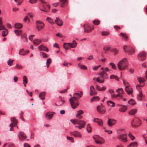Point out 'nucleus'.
Returning <instances> with one entry per match:
<instances>
[{
  "label": "nucleus",
  "instance_id": "nucleus-1",
  "mask_svg": "<svg viewBox=\"0 0 147 147\" xmlns=\"http://www.w3.org/2000/svg\"><path fill=\"white\" fill-rule=\"evenodd\" d=\"M79 93H75L73 94V97L69 98V101L71 106L73 109H75L79 105L78 99L81 97L83 94L82 91H79Z\"/></svg>",
  "mask_w": 147,
  "mask_h": 147
},
{
  "label": "nucleus",
  "instance_id": "nucleus-2",
  "mask_svg": "<svg viewBox=\"0 0 147 147\" xmlns=\"http://www.w3.org/2000/svg\"><path fill=\"white\" fill-rule=\"evenodd\" d=\"M117 66L120 70L125 69L128 66V61L127 59L124 58L121 59L118 63Z\"/></svg>",
  "mask_w": 147,
  "mask_h": 147
},
{
  "label": "nucleus",
  "instance_id": "nucleus-3",
  "mask_svg": "<svg viewBox=\"0 0 147 147\" xmlns=\"http://www.w3.org/2000/svg\"><path fill=\"white\" fill-rule=\"evenodd\" d=\"M117 92L118 93L117 94H112V97L114 98L120 100L123 98L122 94L123 93L124 91L122 88H119L117 90Z\"/></svg>",
  "mask_w": 147,
  "mask_h": 147
},
{
  "label": "nucleus",
  "instance_id": "nucleus-4",
  "mask_svg": "<svg viewBox=\"0 0 147 147\" xmlns=\"http://www.w3.org/2000/svg\"><path fill=\"white\" fill-rule=\"evenodd\" d=\"M101 70L102 71L98 74V75L100 76L102 78L107 79V74L105 72L109 71L111 70L108 67H102Z\"/></svg>",
  "mask_w": 147,
  "mask_h": 147
},
{
  "label": "nucleus",
  "instance_id": "nucleus-5",
  "mask_svg": "<svg viewBox=\"0 0 147 147\" xmlns=\"http://www.w3.org/2000/svg\"><path fill=\"white\" fill-rule=\"evenodd\" d=\"M77 45V43L75 40H73L72 43H64L63 44V47L66 49L67 50L70 48V47L74 48Z\"/></svg>",
  "mask_w": 147,
  "mask_h": 147
},
{
  "label": "nucleus",
  "instance_id": "nucleus-6",
  "mask_svg": "<svg viewBox=\"0 0 147 147\" xmlns=\"http://www.w3.org/2000/svg\"><path fill=\"white\" fill-rule=\"evenodd\" d=\"M70 121L74 125L78 124L79 126H83V128L84 127L86 124L85 121L79 119H71Z\"/></svg>",
  "mask_w": 147,
  "mask_h": 147
},
{
  "label": "nucleus",
  "instance_id": "nucleus-7",
  "mask_svg": "<svg viewBox=\"0 0 147 147\" xmlns=\"http://www.w3.org/2000/svg\"><path fill=\"white\" fill-rule=\"evenodd\" d=\"M93 138L95 140L96 143L98 144H102L105 142V140L102 138L97 135H94Z\"/></svg>",
  "mask_w": 147,
  "mask_h": 147
},
{
  "label": "nucleus",
  "instance_id": "nucleus-8",
  "mask_svg": "<svg viewBox=\"0 0 147 147\" xmlns=\"http://www.w3.org/2000/svg\"><path fill=\"white\" fill-rule=\"evenodd\" d=\"M36 28L38 31L41 30L44 28V24L41 21H37L36 22Z\"/></svg>",
  "mask_w": 147,
  "mask_h": 147
},
{
  "label": "nucleus",
  "instance_id": "nucleus-9",
  "mask_svg": "<svg viewBox=\"0 0 147 147\" xmlns=\"http://www.w3.org/2000/svg\"><path fill=\"white\" fill-rule=\"evenodd\" d=\"M42 7L41 8V10L44 12H48L49 10L50 7L48 3H42Z\"/></svg>",
  "mask_w": 147,
  "mask_h": 147
},
{
  "label": "nucleus",
  "instance_id": "nucleus-10",
  "mask_svg": "<svg viewBox=\"0 0 147 147\" xmlns=\"http://www.w3.org/2000/svg\"><path fill=\"white\" fill-rule=\"evenodd\" d=\"M141 123L140 120L137 118H134L131 121V125L133 126H139Z\"/></svg>",
  "mask_w": 147,
  "mask_h": 147
},
{
  "label": "nucleus",
  "instance_id": "nucleus-11",
  "mask_svg": "<svg viewBox=\"0 0 147 147\" xmlns=\"http://www.w3.org/2000/svg\"><path fill=\"white\" fill-rule=\"evenodd\" d=\"M84 31L86 33H89L91 32L94 29V28L93 27H91L87 24H85L84 25Z\"/></svg>",
  "mask_w": 147,
  "mask_h": 147
},
{
  "label": "nucleus",
  "instance_id": "nucleus-12",
  "mask_svg": "<svg viewBox=\"0 0 147 147\" xmlns=\"http://www.w3.org/2000/svg\"><path fill=\"white\" fill-rule=\"evenodd\" d=\"M138 57L140 60H144L146 58V53L144 52H141L138 55Z\"/></svg>",
  "mask_w": 147,
  "mask_h": 147
},
{
  "label": "nucleus",
  "instance_id": "nucleus-13",
  "mask_svg": "<svg viewBox=\"0 0 147 147\" xmlns=\"http://www.w3.org/2000/svg\"><path fill=\"white\" fill-rule=\"evenodd\" d=\"M97 111L100 114H104L105 112V107L102 105H98L97 107Z\"/></svg>",
  "mask_w": 147,
  "mask_h": 147
},
{
  "label": "nucleus",
  "instance_id": "nucleus-14",
  "mask_svg": "<svg viewBox=\"0 0 147 147\" xmlns=\"http://www.w3.org/2000/svg\"><path fill=\"white\" fill-rule=\"evenodd\" d=\"M119 140L124 142H126L127 141V136L125 134H122L119 135L118 136Z\"/></svg>",
  "mask_w": 147,
  "mask_h": 147
},
{
  "label": "nucleus",
  "instance_id": "nucleus-15",
  "mask_svg": "<svg viewBox=\"0 0 147 147\" xmlns=\"http://www.w3.org/2000/svg\"><path fill=\"white\" fill-rule=\"evenodd\" d=\"M18 137L20 141H22L25 140L27 136L25 133L22 131H20L18 134Z\"/></svg>",
  "mask_w": 147,
  "mask_h": 147
},
{
  "label": "nucleus",
  "instance_id": "nucleus-16",
  "mask_svg": "<svg viewBox=\"0 0 147 147\" xmlns=\"http://www.w3.org/2000/svg\"><path fill=\"white\" fill-rule=\"evenodd\" d=\"M60 6L63 7L67 6L68 3V0H59Z\"/></svg>",
  "mask_w": 147,
  "mask_h": 147
},
{
  "label": "nucleus",
  "instance_id": "nucleus-17",
  "mask_svg": "<svg viewBox=\"0 0 147 147\" xmlns=\"http://www.w3.org/2000/svg\"><path fill=\"white\" fill-rule=\"evenodd\" d=\"M97 94V92L93 86H90V96L96 95Z\"/></svg>",
  "mask_w": 147,
  "mask_h": 147
},
{
  "label": "nucleus",
  "instance_id": "nucleus-18",
  "mask_svg": "<svg viewBox=\"0 0 147 147\" xmlns=\"http://www.w3.org/2000/svg\"><path fill=\"white\" fill-rule=\"evenodd\" d=\"M118 106L119 107V111L121 112H124L127 109V107L126 106L119 105Z\"/></svg>",
  "mask_w": 147,
  "mask_h": 147
},
{
  "label": "nucleus",
  "instance_id": "nucleus-19",
  "mask_svg": "<svg viewBox=\"0 0 147 147\" xmlns=\"http://www.w3.org/2000/svg\"><path fill=\"white\" fill-rule=\"evenodd\" d=\"M55 24L59 26H61L63 25L62 21L58 17L56 18V19L55 20Z\"/></svg>",
  "mask_w": 147,
  "mask_h": 147
},
{
  "label": "nucleus",
  "instance_id": "nucleus-20",
  "mask_svg": "<svg viewBox=\"0 0 147 147\" xmlns=\"http://www.w3.org/2000/svg\"><path fill=\"white\" fill-rule=\"evenodd\" d=\"M116 121L114 119H109L107 121V124L109 126H111L114 125Z\"/></svg>",
  "mask_w": 147,
  "mask_h": 147
},
{
  "label": "nucleus",
  "instance_id": "nucleus-21",
  "mask_svg": "<svg viewBox=\"0 0 147 147\" xmlns=\"http://www.w3.org/2000/svg\"><path fill=\"white\" fill-rule=\"evenodd\" d=\"M11 123L10 124V126H11L12 125L16 126L18 123L17 120L14 117L11 118Z\"/></svg>",
  "mask_w": 147,
  "mask_h": 147
},
{
  "label": "nucleus",
  "instance_id": "nucleus-22",
  "mask_svg": "<svg viewBox=\"0 0 147 147\" xmlns=\"http://www.w3.org/2000/svg\"><path fill=\"white\" fill-rule=\"evenodd\" d=\"M94 122L97 123L98 125L100 126H102L103 125V121L101 119L96 118L94 119Z\"/></svg>",
  "mask_w": 147,
  "mask_h": 147
},
{
  "label": "nucleus",
  "instance_id": "nucleus-23",
  "mask_svg": "<svg viewBox=\"0 0 147 147\" xmlns=\"http://www.w3.org/2000/svg\"><path fill=\"white\" fill-rule=\"evenodd\" d=\"M125 91L127 94L129 95L132 94L133 92V89L130 86L127 87H125Z\"/></svg>",
  "mask_w": 147,
  "mask_h": 147
},
{
  "label": "nucleus",
  "instance_id": "nucleus-24",
  "mask_svg": "<svg viewBox=\"0 0 147 147\" xmlns=\"http://www.w3.org/2000/svg\"><path fill=\"white\" fill-rule=\"evenodd\" d=\"M53 114V113L50 112L46 113L45 114L46 118L48 120L51 119L52 118Z\"/></svg>",
  "mask_w": 147,
  "mask_h": 147
},
{
  "label": "nucleus",
  "instance_id": "nucleus-25",
  "mask_svg": "<svg viewBox=\"0 0 147 147\" xmlns=\"http://www.w3.org/2000/svg\"><path fill=\"white\" fill-rule=\"evenodd\" d=\"M84 113V112L82 110H80L77 112V113L76 115V116L78 118L81 119L83 117L82 116H80L81 115H82Z\"/></svg>",
  "mask_w": 147,
  "mask_h": 147
},
{
  "label": "nucleus",
  "instance_id": "nucleus-26",
  "mask_svg": "<svg viewBox=\"0 0 147 147\" xmlns=\"http://www.w3.org/2000/svg\"><path fill=\"white\" fill-rule=\"evenodd\" d=\"M71 134H72L74 136L76 137L81 138L82 137V135L78 131H74V132L71 133Z\"/></svg>",
  "mask_w": 147,
  "mask_h": 147
},
{
  "label": "nucleus",
  "instance_id": "nucleus-27",
  "mask_svg": "<svg viewBox=\"0 0 147 147\" xmlns=\"http://www.w3.org/2000/svg\"><path fill=\"white\" fill-rule=\"evenodd\" d=\"M38 49L40 51H46V52L49 51V49L46 47L41 45L38 47Z\"/></svg>",
  "mask_w": 147,
  "mask_h": 147
},
{
  "label": "nucleus",
  "instance_id": "nucleus-28",
  "mask_svg": "<svg viewBox=\"0 0 147 147\" xmlns=\"http://www.w3.org/2000/svg\"><path fill=\"white\" fill-rule=\"evenodd\" d=\"M46 94V93L45 92H42L40 94L39 97L41 99L44 100L45 99V96Z\"/></svg>",
  "mask_w": 147,
  "mask_h": 147
},
{
  "label": "nucleus",
  "instance_id": "nucleus-29",
  "mask_svg": "<svg viewBox=\"0 0 147 147\" xmlns=\"http://www.w3.org/2000/svg\"><path fill=\"white\" fill-rule=\"evenodd\" d=\"M42 40L40 39H36L33 41V44L35 46L38 45L41 42Z\"/></svg>",
  "mask_w": 147,
  "mask_h": 147
},
{
  "label": "nucleus",
  "instance_id": "nucleus-30",
  "mask_svg": "<svg viewBox=\"0 0 147 147\" xmlns=\"http://www.w3.org/2000/svg\"><path fill=\"white\" fill-rule=\"evenodd\" d=\"M143 96L142 92L139 91V94L138 96L137 99L138 100H141L144 99Z\"/></svg>",
  "mask_w": 147,
  "mask_h": 147
},
{
  "label": "nucleus",
  "instance_id": "nucleus-31",
  "mask_svg": "<svg viewBox=\"0 0 147 147\" xmlns=\"http://www.w3.org/2000/svg\"><path fill=\"white\" fill-rule=\"evenodd\" d=\"M138 145L137 142H134L131 143L127 147H137Z\"/></svg>",
  "mask_w": 147,
  "mask_h": 147
},
{
  "label": "nucleus",
  "instance_id": "nucleus-32",
  "mask_svg": "<svg viewBox=\"0 0 147 147\" xmlns=\"http://www.w3.org/2000/svg\"><path fill=\"white\" fill-rule=\"evenodd\" d=\"M27 82L28 80L27 77L26 76H24L23 77V83L25 87H26Z\"/></svg>",
  "mask_w": 147,
  "mask_h": 147
},
{
  "label": "nucleus",
  "instance_id": "nucleus-33",
  "mask_svg": "<svg viewBox=\"0 0 147 147\" xmlns=\"http://www.w3.org/2000/svg\"><path fill=\"white\" fill-rule=\"evenodd\" d=\"M19 54L21 55H24L26 54V51L24 49H22L20 50Z\"/></svg>",
  "mask_w": 147,
  "mask_h": 147
},
{
  "label": "nucleus",
  "instance_id": "nucleus-34",
  "mask_svg": "<svg viewBox=\"0 0 147 147\" xmlns=\"http://www.w3.org/2000/svg\"><path fill=\"white\" fill-rule=\"evenodd\" d=\"M137 109H134L130 111L129 112V114L130 115H134L136 114L137 112Z\"/></svg>",
  "mask_w": 147,
  "mask_h": 147
},
{
  "label": "nucleus",
  "instance_id": "nucleus-35",
  "mask_svg": "<svg viewBox=\"0 0 147 147\" xmlns=\"http://www.w3.org/2000/svg\"><path fill=\"white\" fill-rule=\"evenodd\" d=\"M22 25L21 24L17 23L15 24L14 27L15 28H21L22 27Z\"/></svg>",
  "mask_w": 147,
  "mask_h": 147
},
{
  "label": "nucleus",
  "instance_id": "nucleus-36",
  "mask_svg": "<svg viewBox=\"0 0 147 147\" xmlns=\"http://www.w3.org/2000/svg\"><path fill=\"white\" fill-rule=\"evenodd\" d=\"M3 30L2 32V34L3 36H5L8 34V31L5 28L4 29H3Z\"/></svg>",
  "mask_w": 147,
  "mask_h": 147
},
{
  "label": "nucleus",
  "instance_id": "nucleus-37",
  "mask_svg": "<svg viewBox=\"0 0 147 147\" xmlns=\"http://www.w3.org/2000/svg\"><path fill=\"white\" fill-rule=\"evenodd\" d=\"M100 98L98 96H95L93 97L90 100L91 102H93L95 101H98L100 100Z\"/></svg>",
  "mask_w": 147,
  "mask_h": 147
},
{
  "label": "nucleus",
  "instance_id": "nucleus-38",
  "mask_svg": "<svg viewBox=\"0 0 147 147\" xmlns=\"http://www.w3.org/2000/svg\"><path fill=\"white\" fill-rule=\"evenodd\" d=\"M107 104L109 106H111L112 107H114L115 106V103L111 101H109L107 102Z\"/></svg>",
  "mask_w": 147,
  "mask_h": 147
},
{
  "label": "nucleus",
  "instance_id": "nucleus-39",
  "mask_svg": "<svg viewBox=\"0 0 147 147\" xmlns=\"http://www.w3.org/2000/svg\"><path fill=\"white\" fill-rule=\"evenodd\" d=\"M120 35L121 37L124 38L126 40H127L128 39V37L125 34L121 33Z\"/></svg>",
  "mask_w": 147,
  "mask_h": 147
},
{
  "label": "nucleus",
  "instance_id": "nucleus-40",
  "mask_svg": "<svg viewBox=\"0 0 147 147\" xmlns=\"http://www.w3.org/2000/svg\"><path fill=\"white\" fill-rule=\"evenodd\" d=\"M4 147H14V146L13 144L6 143L4 145Z\"/></svg>",
  "mask_w": 147,
  "mask_h": 147
},
{
  "label": "nucleus",
  "instance_id": "nucleus-41",
  "mask_svg": "<svg viewBox=\"0 0 147 147\" xmlns=\"http://www.w3.org/2000/svg\"><path fill=\"white\" fill-rule=\"evenodd\" d=\"M78 66L79 67L82 69H87V67L86 66L84 65H82L80 63L78 64Z\"/></svg>",
  "mask_w": 147,
  "mask_h": 147
},
{
  "label": "nucleus",
  "instance_id": "nucleus-42",
  "mask_svg": "<svg viewBox=\"0 0 147 147\" xmlns=\"http://www.w3.org/2000/svg\"><path fill=\"white\" fill-rule=\"evenodd\" d=\"M14 32L17 36L20 35L22 33V31L20 30H15Z\"/></svg>",
  "mask_w": 147,
  "mask_h": 147
},
{
  "label": "nucleus",
  "instance_id": "nucleus-43",
  "mask_svg": "<svg viewBox=\"0 0 147 147\" xmlns=\"http://www.w3.org/2000/svg\"><path fill=\"white\" fill-rule=\"evenodd\" d=\"M129 104L132 105H134L136 104L135 101L133 99H131L128 101Z\"/></svg>",
  "mask_w": 147,
  "mask_h": 147
},
{
  "label": "nucleus",
  "instance_id": "nucleus-44",
  "mask_svg": "<svg viewBox=\"0 0 147 147\" xmlns=\"http://www.w3.org/2000/svg\"><path fill=\"white\" fill-rule=\"evenodd\" d=\"M100 78L99 77H97L96 79V81L100 83H103L104 82L105 80L104 79V78H103V80H100Z\"/></svg>",
  "mask_w": 147,
  "mask_h": 147
},
{
  "label": "nucleus",
  "instance_id": "nucleus-45",
  "mask_svg": "<svg viewBox=\"0 0 147 147\" xmlns=\"http://www.w3.org/2000/svg\"><path fill=\"white\" fill-rule=\"evenodd\" d=\"M46 20L51 24H54L53 20L49 17H47V18Z\"/></svg>",
  "mask_w": 147,
  "mask_h": 147
},
{
  "label": "nucleus",
  "instance_id": "nucleus-46",
  "mask_svg": "<svg viewBox=\"0 0 147 147\" xmlns=\"http://www.w3.org/2000/svg\"><path fill=\"white\" fill-rule=\"evenodd\" d=\"M52 62V60L51 59L49 58L48 59H47L46 63H47V68H48L50 64Z\"/></svg>",
  "mask_w": 147,
  "mask_h": 147
},
{
  "label": "nucleus",
  "instance_id": "nucleus-47",
  "mask_svg": "<svg viewBox=\"0 0 147 147\" xmlns=\"http://www.w3.org/2000/svg\"><path fill=\"white\" fill-rule=\"evenodd\" d=\"M40 55L42 57L44 58H47L48 57V55L46 53L41 52L40 53Z\"/></svg>",
  "mask_w": 147,
  "mask_h": 147
},
{
  "label": "nucleus",
  "instance_id": "nucleus-48",
  "mask_svg": "<svg viewBox=\"0 0 147 147\" xmlns=\"http://www.w3.org/2000/svg\"><path fill=\"white\" fill-rule=\"evenodd\" d=\"M93 24L95 25H98L100 24V22L98 20H95L92 22Z\"/></svg>",
  "mask_w": 147,
  "mask_h": 147
},
{
  "label": "nucleus",
  "instance_id": "nucleus-49",
  "mask_svg": "<svg viewBox=\"0 0 147 147\" xmlns=\"http://www.w3.org/2000/svg\"><path fill=\"white\" fill-rule=\"evenodd\" d=\"M129 47L127 46H124L123 47V49L124 51L127 53L128 52V50H129Z\"/></svg>",
  "mask_w": 147,
  "mask_h": 147
},
{
  "label": "nucleus",
  "instance_id": "nucleus-50",
  "mask_svg": "<svg viewBox=\"0 0 147 147\" xmlns=\"http://www.w3.org/2000/svg\"><path fill=\"white\" fill-rule=\"evenodd\" d=\"M110 78L111 79H115L116 80H119L118 77L114 75H112L110 77Z\"/></svg>",
  "mask_w": 147,
  "mask_h": 147
},
{
  "label": "nucleus",
  "instance_id": "nucleus-51",
  "mask_svg": "<svg viewBox=\"0 0 147 147\" xmlns=\"http://www.w3.org/2000/svg\"><path fill=\"white\" fill-rule=\"evenodd\" d=\"M109 65L111 66L112 68L113 69L116 70V67L115 65L113 63H110L109 64Z\"/></svg>",
  "mask_w": 147,
  "mask_h": 147
},
{
  "label": "nucleus",
  "instance_id": "nucleus-52",
  "mask_svg": "<svg viewBox=\"0 0 147 147\" xmlns=\"http://www.w3.org/2000/svg\"><path fill=\"white\" fill-rule=\"evenodd\" d=\"M137 79L140 83H143L145 81V79L144 78H142L141 77H139Z\"/></svg>",
  "mask_w": 147,
  "mask_h": 147
},
{
  "label": "nucleus",
  "instance_id": "nucleus-53",
  "mask_svg": "<svg viewBox=\"0 0 147 147\" xmlns=\"http://www.w3.org/2000/svg\"><path fill=\"white\" fill-rule=\"evenodd\" d=\"M91 127L89 124H88L87 125V130L88 132H90L91 131Z\"/></svg>",
  "mask_w": 147,
  "mask_h": 147
},
{
  "label": "nucleus",
  "instance_id": "nucleus-54",
  "mask_svg": "<svg viewBox=\"0 0 147 147\" xmlns=\"http://www.w3.org/2000/svg\"><path fill=\"white\" fill-rule=\"evenodd\" d=\"M101 35L103 36H107L109 35V33L107 32H102L101 33Z\"/></svg>",
  "mask_w": 147,
  "mask_h": 147
},
{
  "label": "nucleus",
  "instance_id": "nucleus-55",
  "mask_svg": "<svg viewBox=\"0 0 147 147\" xmlns=\"http://www.w3.org/2000/svg\"><path fill=\"white\" fill-rule=\"evenodd\" d=\"M134 50L133 49H130V48L129 50H128V52H127L129 54H131L133 53L134 52Z\"/></svg>",
  "mask_w": 147,
  "mask_h": 147
},
{
  "label": "nucleus",
  "instance_id": "nucleus-56",
  "mask_svg": "<svg viewBox=\"0 0 147 147\" xmlns=\"http://www.w3.org/2000/svg\"><path fill=\"white\" fill-rule=\"evenodd\" d=\"M123 82L124 86H125V87H127L130 86L129 84L127 81L124 80L123 81Z\"/></svg>",
  "mask_w": 147,
  "mask_h": 147
},
{
  "label": "nucleus",
  "instance_id": "nucleus-57",
  "mask_svg": "<svg viewBox=\"0 0 147 147\" xmlns=\"http://www.w3.org/2000/svg\"><path fill=\"white\" fill-rule=\"evenodd\" d=\"M23 0H14V1L17 3V5H20L23 2Z\"/></svg>",
  "mask_w": 147,
  "mask_h": 147
},
{
  "label": "nucleus",
  "instance_id": "nucleus-58",
  "mask_svg": "<svg viewBox=\"0 0 147 147\" xmlns=\"http://www.w3.org/2000/svg\"><path fill=\"white\" fill-rule=\"evenodd\" d=\"M13 60L9 59L7 62L8 65L9 66L11 65H12L13 62Z\"/></svg>",
  "mask_w": 147,
  "mask_h": 147
},
{
  "label": "nucleus",
  "instance_id": "nucleus-59",
  "mask_svg": "<svg viewBox=\"0 0 147 147\" xmlns=\"http://www.w3.org/2000/svg\"><path fill=\"white\" fill-rule=\"evenodd\" d=\"M128 136L130 138L131 140H134L135 138V137L133 135H132L130 133H129Z\"/></svg>",
  "mask_w": 147,
  "mask_h": 147
},
{
  "label": "nucleus",
  "instance_id": "nucleus-60",
  "mask_svg": "<svg viewBox=\"0 0 147 147\" xmlns=\"http://www.w3.org/2000/svg\"><path fill=\"white\" fill-rule=\"evenodd\" d=\"M23 67L22 66L18 64H17L16 67L15 68H17L18 69H20L22 68Z\"/></svg>",
  "mask_w": 147,
  "mask_h": 147
},
{
  "label": "nucleus",
  "instance_id": "nucleus-61",
  "mask_svg": "<svg viewBox=\"0 0 147 147\" xmlns=\"http://www.w3.org/2000/svg\"><path fill=\"white\" fill-rule=\"evenodd\" d=\"M22 38L24 42H27V39L25 35L22 36Z\"/></svg>",
  "mask_w": 147,
  "mask_h": 147
},
{
  "label": "nucleus",
  "instance_id": "nucleus-62",
  "mask_svg": "<svg viewBox=\"0 0 147 147\" xmlns=\"http://www.w3.org/2000/svg\"><path fill=\"white\" fill-rule=\"evenodd\" d=\"M110 49V47L109 46H105L104 47L103 49L104 50L107 51Z\"/></svg>",
  "mask_w": 147,
  "mask_h": 147
},
{
  "label": "nucleus",
  "instance_id": "nucleus-63",
  "mask_svg": "<svg viewBox=\"0 0 147 147\" xmlns=\"http://www.w3.org/2000/svg\"><path fill=\"white\" fill-rule=\"evenodd\" d=\"M67 139L69 140L71 142H73L74 141L73 138L71 137L67 136Z\"/></svg>",
  "mask_w": 147,
  "mask_h": 147
},
{
  "label": "nucleus",
  "instance_id": "nucleus-64",
  "mask_svg": "<svg viewBox=\"0 0 147 147\" xmlns=\"http://www.w3.org/2000/svg\"><path fill=\"white\" fill-rule=\"evenodd\" d=\"M100 65L96 66H94L92 67V69L94 70H97L100 67Z\"/></svg>",
  "mask_w": 147,
  "mask_h": 147
}]
</instances>
